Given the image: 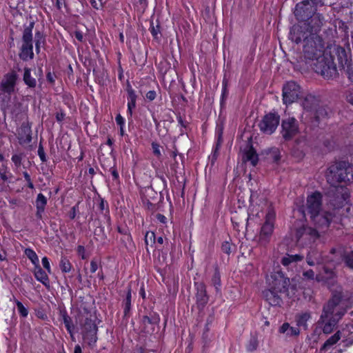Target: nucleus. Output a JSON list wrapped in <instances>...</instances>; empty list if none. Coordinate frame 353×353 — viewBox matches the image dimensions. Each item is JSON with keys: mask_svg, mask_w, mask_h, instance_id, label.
<instances>
[{"mask_svg": "<svg viewBox=\"0 0 353 353\" xmlns=\"http://www.w3.org/2000/svg\"><path fill=\"white\" fill-rule=\"evenodd\" d=\"M31 127L28 123H23L19 130V140L21 143H28L32 141Z\"/></svg>", "mask_w": 353, "mask_h": 353, "instance_id": "obj_20", "label": "nucleus"}, {"mask_svg": "<svg viewBox=\"0 0 353 353\" xmlns=\"http://www.w3.org/2000/svg\"><path fill=\"white\" fill-rule=\"evenodd\" d=\"M17 76L14 73H9L4 76L0 84V90L12 93L14 90Z\"/></svg>", "mask_w": 353, "mask_h": 353, "instance_id": "obj_17", "label": "nucleus"}, {"mask_svg": "<svg viewBox=\"0 0 353 353\" xmlns=\"http://www.w3.org/2000/svg\"><path fill=\"white\" fill-rule=\"evenodd\" d=\"M244 161H250L253 166H255L258 163V155L252 146L245 151L243 157Z\"/></svg>", "mask_w": 353, "mask_h": 353, "instance_id": "obj_30", "label": "nucleus"}, {"mask_svg": "<svg viewBox=\"0 0 353 353\" xmlns=\"http://www.w3.org/2000/svg\"><path fill=\"white\" fill-rule=\"evenodd\" d=\"M98 269V264L97 261L92 260L90 262V272L94 273Z\"/></svg>", "mask_w": 353, "mask_h": 353, "instance_id": "obj_60", "label": "nucleus"}, {"mask_svg": "<svg viewBox=\"0 0 353 353\" xmlns=\"http://www.w3.org/2000/svg\"><path fill=\"white\" fill-rule=\"evenodd\" d=\"M307 263L310 266L315 264H323L327 261L322 256L321 254L316 250H312L310 251L306 257Z\"/></svg>", "mask_w": 353, "mask_h": 353, "instance_id": "obj_23", "label": "nucleus"}, {"mask_svg": "<svg viewBox=\"0 0 353 353\" xmlns=\"http://www.w3.org/2000/svg\"><path fill=\"white\" fill-rule=\"evenodd\" d=\"M330 254L333 256L330 257V261L335 264L340 263L341 260H344L346 265L353 269V251L349 253H344L343 250L339 249H332Z\"/></svg>", "mask_w": 353, "mask_h": 353, "instance_id": "obj_15", "label": "nucleus"}, {"mask_svg": "<svg viewBox=\"0 0 353 353\" xmlns=\"http://www.w3.org/2000/svg\"><path fill=\"white\" fill-rule=\"evenodd\" d=\"M63 6L65 7L66 3L65 0H56V7L59 10H61Z\"/></svg>", "mask_w": 353, "mask_h": 353, "instance_id": "obj_59", "label": "nucleus"}, {"mask_svg": "<svg viewBox=\"0 0 353 353\" xmlns=\"http://www.w3.org/2000/svg\"><path fill=\"white\" fill-rule=\"evenodd\" d=\"M19 57L23 61L32 59L34 57L33 48H21Z\"/></svg>", "mask_w": 353, "mask_h": 353, "instance_id": "obj_35", "label": "nucleus"}, {"mask_svg": "<svg viewBox=\"0 0 353 353\" xmlns=\"http://www.w3.org/2000/svg\"><path fill=\"white\" fill-rule=\"evenodd\" d=\"M25 254L31 261L34 265L39 264V259L36 252L31 248H26L25 250Z\"/></svg>", "mask_w": 353, "mask_h": 353, "instance_id": "obj_36", "label": "nucleus"}, {"mask_svg": "<svg viewBox=\"0 0 353 353\" xmlns=\"http://www.w3.org/2000/svg\"><path fill=\"white\" fill-rule=\"evenodd\" d=\"M279 332L284 334L288 337L297 336L300 334V330L295 327H292L288 323H284L279 329Z\"/></svg>", "mask_w": 353, "mask_h": 353, "instance_id": "obj_27", "label": "nucleus"}, {"mask_svg": "<svg viewBox=\"0 0 353 353\" xmlns=\"http://www.w3.org/2000/svg\"><path fill=\"white\" fill-rule=\"evenodd\" d=\"M11 99V93L4 92L0 90V105L1 108L8 105Z\"/></svg>", "mask_w": 353, "mask_h": 353, "instance_id": "obj_37", "label": "nucleus"}, {"mask_svg": "<svg viewBox=\"0 0 353 353\" xmlns=\"http://www.w3.org/2000/svg\"><path fill=\"white\" fill-rule=\"evenodd\" d=\"M196 301L197 303L203 307L208 301V296L206 292V287L203 283H196Z\"/></svg>", "mask_w": 353, "mask_h": 353, "instance_id": "obj_21", "label": "nucleus"}, {"mask_svg": "<svg viewBox=\"0 0 353 353\" xmlns=\"http://www.w3.org/2000/svg\"><path fill=\"white\" fill-rule=\"evenodd\" d=\"M212 283L214 287L215 288V290L216 292H220V288H221V277L219 273L216 271L212 279Z\"/></svg>", "mask_w": 353, "mask_h": 353, "instance_id": "obj_41", "label": "nucleus"}, {"mask_svg": "<svg viewBox=\"0 0 353 353\" xmlns=\"http://www.w3.org/2000/svg\"><path fill=\"white\" fill-rule=\"evenodd\" d=\"M34 275L36 279L45 286L48 287L50 285L48 276L39 264L34 266Z\"/></svg>", "mask_w": 353, "mask_h": 353, "instance_id": "obj_26", "label": "nucleus"}, {"mask_svg": "<svg viewBox=\"0 0 353 353\" xmlns=\"http://www.w3.org/2000/svg\"><path fill=\"white\" fill-rule=\"evenodd\" d=\"M43 268L48 271V273H51V268L48 259L46 256L42 258L41 260Z\"/></svg>", "mask_w": 353, "mask_h": 353, "instance_id": "obj_49", "label": "nucleus"}, {"mask_svg": "<svg viewBox=\"0 0 353 353\" xmlns=\"http://www.w3.org/2000/svg\"><path fill=\"white\" fill-rule=\"evenodd\" d=\"M115 120L117 125H119V127H124L125 121L123 117L121 114H119L118 115H117Z\"/></svg>", "mask_w": 353, "mask_h": 353, "instance_id": "obj_55", "label": "nucleus"}, {"mask_svg": "<svg viewBox=\"0 0 353 353\" xmlns=\"http://www.w3.org/2000/svg\"><path fill=\"white\" fill-rule=\"evenodd\" d=\"M322 194L319 191L313 192L307 196L305 209L300 210L303 214L307 211L314 225L321 229L327 228L332 219V214L322 210Z\"/></svg>", "mask_w": 353, "mask_h": 353, "instance_id": "obj_3", "label": "nucleus"}, {"mask_svg": "<svg viewBox=\"0 0 353 353\" xmlns=\"http://www.w3.org/2000/svg\"><path fill=\"white\" fill-rule=\"evenodd\" d=\"M156 218H157V219L159 222H161V223H166L167 218H166L164 215H163V214H157L156 215Z\"/></svg>", "mask_w": 353, "mask_h": 353, "instance_id": "obj_63", "label": "nucleus"}, {"mask_svg": "<svg viewBox=\"0 0 353 353\" xmlns=\"http://www.w3.org/2000/svg\"><path fill=\"white\" fill-rule=\"evenodd\" d=\"M77 252L79 255H81L82 259H85V248L83 245H79L77 247Z\"/></svg>", "mask_w": 353, "mask_h": 353, "instance_id": "obj_58", "label": "nucleus"}, {"mask_svg": "<svg viewBox=\"0 0 353 353\" xmlns=\"http://www.w3.org/2000/svg\"><path fill=\"white\" fill-rule=\"evenodd\" d=\"M74 37L75 38L80 42H83V33L80 31H75L74 32Z\"/></svg>", "mask_w": 353, "mask_h": 353, "instance_id": "obj_62", "label": "nucleus"}, {"mask_svg": "<svg viewBox=\"0 0 353 353\" xmlns=\"http://www.w3.org/2000/svg\"><path fill=\"white\" fill-rule=\"evenodd\" d=\"M280 117L274 113L265 114L259 124L260 130L266 134H272L279 124Z\"/></svg>", "mask_w": 353, "mask_h": 353, "instance_id": "obj_10", "label": "nucleus"}, {"mask_svg": "<svg viewBox=\"0 0 353 353\" xmlns=\"http://www.w3.org/2000/svg\"><path fill=\"white\" fill-rule=\"evenodd\" d=\"M290 39L296 43L302 40L304 42V57L307 63L318 74L325 79H330L336 76V70L331 59L326 61L323 54V41L317 33L307 30L305 23L303 25H294L290 32Z\"/></svg>", "mask_w": 353, "mask_h": 353, "instance_id": "obj_1", "label": "nucleus"}, {"mask_svg": "<svg viewBox=\"0 0 353 353\" xmlns=\"http://www.w3.org/2000/svg\"><path fill=\"white\" fill-rule=\"evenodd\" d=\"M131 307V290L129 289L127 293L126 299L123 303L124 314L126 316L130 310Z\"/></svg>", "mask_w": 353, "mask_h": 353, "instance_id": "obj_39", "label": "nucleus"}, {"mask_svg": "<svg viewBox=\"0 0 353 353\" xmlns=\"http://www.w3.org/2000/svg\"><path fill=\"white\" fill-rule=\"evenodd\" d=\"M47 204L46 197L41 193L37 195L36 199V207H37V216L41 218L42 214L45 210L46 205Z\"/></svg>", "mask_w": 353, "mask_h": 353, "instance_id": "obj_29", "label": "nucleus"}, {"mask_svg": "<svg viewBox=\"0 0 353 353\" xmlns=\"http://www.w3.org/2000/svg\"><path fill=\"white\" fill-rule=\"evenodd\" d=\"M303 255H301V254H287L285 256H284L281 261V263L284 266H289L293 263H296L299 261H301L303 259Z\"/></svg>", "mask_w": 353, "mask_h": 353, "instance_id": "obj_31", "label": "nucleus"}, {"mask_svg": "<svg viewBox=\"0 0 353 353\" xmlns=\"http://www.w3.org/2000/svg\"><path fill=\"white\" fill-rule=\"evenodd\" d=\"M77 323H79L82 329L83 340L89 346H93L97 341V326L95 322L91 319V315L87 310L79 311L75 317Z\"/></svg>", "mask_w": 353, "mask_h": 353, "instance_id": "obj_4", "label": "nucleus"}, {"mask_svg": "<svg viewBox=\"0 0 353 353\" xmlns=\"http://www.w3.org/2000/svg\"><path fill=\"white\" fill-rule=\"evenodd\" d=\"M303 276L305 279L313 280L316 279L314 272L312 270H308L303 272Z\"/></svg>", "mask_w": 353, "mask_h": 353, "instance_id": "obj_47", "label": "nucleus"}, {"mask_svg": "<svg viewBox=\"0 0 353 353\" xmlns=\"http://www.w3.org/2000/svg\"><path fill=\"white\" fill-rule=\"evenodd\" d=\"M269 287L280 294H288V290L290 285V279L284 276L280 271H275L271 273L268 279Z\"/></svg>", "mask_w": 353, "mask_h": 353, "instance_id": "obj_7", "label": "nucleus"}, {"mask_svg": "<svg viewBox=\"0 0 353 353\" xmlns=\"http://www.w3.org/2000/svg\"><path fill=\"white\" fill-rule=\"evenodd\" d=\"M334 275V272L331 268L324 265L322 270L316 275V280L319 282L322 281L329 283V281L332 279Z\"/></svg>", "mask_w": 353, "mask_h": 353, "instance_id": "obj_24", "label": "nucleus"}, {"mask_svg": "<svg viewBox=\"0 0 353 353\" xmlns=\"http://www.w3.org/2000/svg\"><path fill=\"white\" fill-rule=\"evenodd\" d=\"M323 56L326 57V61L329 59L332 60L335 68H336V64L334 62L335 57H336L339 65L341 68H344L345 65L348 62V58L345 50L343 48L339 46L334 45L327 46L326 49L323 46ZM336 70L337 71V69H336ZM337 74L338 72H336V76L332 77V79L335 78L337 76ZM330 79H332V78H330Z\"/></svg>", "mask_w": 353, "mask_h": 353, "instance_id": "obj_6", "label": "nucleus"}, {"mask_svg": "<svg viewBox=\"0 0 353 353\" xmlns=\"http://www.w3.org/2000/svg\"><path fill=\"white\" fill-rule=\"evenodd\" d=\"M348 296L344 294L341 287L332 291V296L324 305L323 312L318 321L323 326V332L330 334L332 332L339 319L345 314Z\"/></svg>", "mask_w": 353, "mask_h": 353, "instance_id": "obj_2", "label": "nucleus"}, {"mask_svg": "<svg viewBox=\"0 0 353 353\" xmlns=\"http://www.w3.org/2000/svg\"><path fill=\"white\" fill-rule=\"evenodd\" d=\"M326 194L334 208H342L350 196L347 188L341 185H330Z\"/></svg>", "mask_w": 353, "mask_h": 353, "instance_id": "obj_5", "label": "nucleus"}, {"mask_svg": "<svg viewBox=\"0 0 353 353\" xmlns=\"http://www.w3.org/2000/svg\"><path fill=\"white\" fill-rule=\"evenodd\" d=\"M315 12V8L310 4V1L304 0L296 5L294 15L297 20L305 21L310 19V17Z\"/></svg>", "mask_w": 353, "mask_h": 353, "instance_id": "obj_11", "label": "nucleus"}, {"mask_svg": "<svg viewBox=\"0 0 353 353\" xmlns=\"http://www.w3.org/2000/svg\"><path fill=\"white\" fill-rule=\"evenodd\" d=\"M136 101H128L127 113L128 119H131L132 117L133 109L136 107Z\"/></svg>", "mask_w": 353, "mask_h": 353, "instance_id": "obj_44", "label": "nucleus"}, {"mask_svg": "<svg viewBox=\"0 0 353 353\" xmlns=\"http://www.w3.org/2000/svg\"><path fill=\"white\" fill-rule=\"evenodd\" d=\"M311 318V315L310 312H303L301 314H299L296 316V325L299 327H302L304 330L307 328V321Z\"/></svg>", "mask_w": 353, "mask_h": 353, "instance_id": "obj_32", "label": "nucleus"}, {"mask_svg": "<svg viewBox=\"0 0 353 353\" xmlns=\"http://www.w3.org/2000/svg\"><path fill=\"white\" fill-rule=\"evenodd\" d=\"M16 305L19 314L23 317H26L28 314V309L19 301H16Z\"/></svg>", "mask_w": 353, "mask_h": 353, "instance_id": "obj_42", "label": "nucleus"}, {"mask_svg": "<svg viewBox=\"0 0 353 353\" xmlns=\"http://www.w3.org/2000/svg\"><path fill=\"white\" fill-rule=\"evenodd\" d=\"M152 148L153 154L158 159H160L161 157V152L159 144L156 142L152 143Z\"/></svg>", "mask_w": 353, "mask_h": 353, "instance_id": "obj_46", "label": "nucleus"}, {"mask_svg": "<svg viewBox=\"0 0 353 353\" xmlns=\"http://www.w3.org/2000/svg\"><path fill=\"white\" fill-rule=\"evenodd\" d=\"M59 266L61 271L65 273L70 272L72 268V265L66 257H61Z\"/></svg>", "mask_w": 353, "mask_h": 353, "instance_id": "obj_38", "label": "nucleus"}, {"mask_svg": "<svg viewBox=\"0 0 353 353\" xmlns=\"http://www.w3.org/2000/svg\"><path fill=\"white\" fill-rule=\"evenodd\" d=\"M34 22L31 21L30 24L24 28L22 37L21 48H33L32 43V29L34 28Z\"/></svg>", "mask_w": 353, "mask_h": 353, "instance_id": "obj_19", "label": "nucleus"}, {"mask_svg": "<svg viewBox=\"0 0 353 353\" xmlns=\"http://www.w3.org/2000/svg\"><path fill=\"white\" fill-rule=\"evenodd\" d=\"M296 235L299 239L303 235H310L311 237L316 239L319 236V233L315 229L310 228H303L297 231Z\"/></svg>", "mask_w": 353, "mask_h": 353, "instance_id": "obj_34", "label": "nucleus"}, {"mask_svg": "<svg viewBox=\"0 0 353 353\" xmlns=\"http://www.w3.org/2000/svg\"><path fill=\"white\" fill-rule=\"evenodd\" d=\"M270 154L274 159V161H278L280 160V152L279 150V149L276 148H272L271 150H270Z\"/></svg>", "mask_w": 353, "mask_h": 353, "instance_id": "obj_48", "label": "nucleus"}, {"mask_svg": "<svg viewBox=\"0 0 353 353\" xmlns=\"http://www.w3.org/2000/svg\"><path fill=\"white\" fill-rule=\"evenodd\" d=\"M38 155L42 162L46 161V154L41 145H40L38 148Z\"/></svg>", "mask_w": 353, "mask_h": 353, "instance_id": "obj_53", "label": "nucleus"}, {"mask_svg": "<svg viewBox=\"0 0 353 353\" xmlns=\"http://www.w3.org/2000/svg\"><path fill=\"white\" fill-rule=\"evenodd\" d=\"M23 81L30 88H35L37 85V81L31 76V71L28 68H24Z\"/></svg>", "mask_w": 353, "mask_h": 353, "instance_id": "obj_33", "label": "nucleus"}, {"mask_svg": "<svg viewBox=\"0 0 353 353\" xmlns=\"http://www.w3.org/2000/svg\"><path fill=\"white\" fill-rule=\"evenodd\" d=\"M276 213L273 209H269L265 215V221L261 227L259 234V242L262 245L266 244L270 239L274 230V223Z\"/></svg>", "mask_w": 353, "mask_h": 353, "instance_id": "obj_9", "label": "nucleus"}, {"mask_svg": "<svg viewBox=\"0 0 353 353\" xmlns=\"http://www.w3.org/2000/svg\"><path fill=\"white\" fill-rule=\"evenodd\" d=\"M157 94L154 90H150L146 94V98L150 101H153L156 98Z\"/></svg>", "mask_w": 353, "mask_h": 353, "instance_id": "obj_56", "label": "nucleus"}, {"mask_svg": "<svg viewBox=\"0 0 353 353\" xmlns=\"http://www.w3.org/2000/svg\"><path fill=\"white\" fill-rule=\"evenodd\" d=\"M353 329L352 325H347L345 327L343 328L341 330H339L334 335L330 336L323 345L321 347L322 351H327L329 350L332 345L336 344L341 338H345L347 336V334L351 332V330Z\"/></svg>", "mask_w": 353, "mask_h": 353, "instance_id": "obj_16", "label": "nucleus"}, {"mask_svg": "<svg viewBox=\"0 0 353 353\" xmlns=\"http://www.w3.org/2000/svg\"><path fill=\"white\" fill-rule=\"evenodd\" d=\"M346 99L348 103L353 105V90H350L346 94Z\"/></svg>", "mask_w": 353, "mask_h": 353, "instance_id": "obj_57", "label": "nucleus"}, {"mask_svg": "<svg viewBox=\"0 0 353 353\" xmlns=\"http://www.w3.org/2000/svg\"><path fill=\"white\" fill-rule=\"evenodd\" d=\"M281 294L279 292H276L270 288L263 292L265 300L272 306L279 305L281 303Z\"/></svg>", "mask_w": 353, "mask_h": 353, "instance_id": "obj_18", "label": "nucleus"}, {"mask_svg": "<svg viewBox=\"0 0 353 353\" xmlns=\"http://www.w3.org/2000/svg\"><path fill=\"white\" fill-rule=\"evenodd\" d=\"M343 166H347L346 161L336 162L328 168L326 172V179L330 185L338 184L337 175H339V173L341 171L345 172V170L343 169L344 167Z\"/></svg>", "mask_w": 353, "mask_h": 353, "instance_id": "obj_14", "label": "nucleus"}, {"mask_svg": "<svg viewBox=\"0 0 353 353\" xmlns=\"http://www.w3.org/2000/svg\"><path fill=\"white\" fill-rule=\"evenodd\" d=\"M12 161L17 167H19L21 163V156L20 154H14L12 157Z\"/></svg>", "mask_w": 353, "mask_h": 353, "instance_id": "obj_51", "label": "nucleus"}, {"mask_svg": "<svg viewBox=\"0 0 353 353\" xmlns=\"http://www.w3.org/2000/svg\"><path fill=\"white\" fill-rule=\"evenodd\" d=\"M344 171H341L339 175H337L338 183L341 182H347L353 181V165L347 162V166H343Z\"/></svg>", "mask_w": 353, "mask_h": 353, "instance_id": "obj_25", "label": "nucleus"}, {"mask_svg": "<svg viewBox=\"0 0 353 353\" xmlns=\"http://www.w3.org/2000/svg\"><path fill=\"white\" fill-rule=\"evenodd\" d=\"M347 74L348 79L353 81V63L347 66Z\"/></svg>", "mask_w": 353, "mask_h": 353, "instance_id": "obj_54", "label": "nucleus"}, {"mask_svg": "<svg viewBox=\"0 0 353 353\" xmlns=\"http://www.w3.org/2000/svg\"><path fill=\"white\" fill-rule=\"evenodd\" d=\"M259 345L257 337L255 336H252L248 344L247 345V350L249 352H253L257 349Z\"/></svg>", "mask_w": 353, "mask_h": 353, "instance_id": "obj_40", "label": "nucleus"}, {"mask_svg": "<svg viewBox=\"0 0 353 353\" xmlns=\"http://www.w3.org/2000/svg\"><path fill=\"white\" fill-rule=\"evenodd\" d=\"M281 134L285 140H290L299 132L297 121L293 117H289L282 121Z\"/></svg>", "mask_w": 353, "mask_h": 353, "instance_id": "obj_12", "label": "nucleus"}, {"mask_svg": "<svg viewBox=\"0 0 353 353\" xmlns=\"http://www.w3.org/2000/svg\"><path fill=\"white\" fill-rule=\"evenodd\" d=\"M128 101H137V94L132 86L128 84L127 86Z\"/></svg>", "mask_w": 353, "mask_h": 353, "instance_id": "obj_43", "label": "nucleus"}, {"mask_svg": "<svg viewBox=\"0 0 353 353\" xmlns=\"http://www.w3.org/2000/svg\"><path fill=\"white\" fill-rule=\"evenodd\" d=\"M302 97L301 86L295 81H288L283 86V101L285 104H291Z\"/></svg>", "mask_w": 353, "mask_h": 353, "instance_id": "obj_8", "label": "nucleus"}, {"mask_svg": "<svg viewBox=\"0 0 353 353\" xmlns=\"http://www.w3.org/2000/svg\"><path fill=\"white\" fill-rule=\"evenodd\" d=\"M65 114L63 112H59L56 114V119L57 121L61 122L65 118Z\"/></svg>", "mask_w": 353, "mask_h": 353, "instance_id": "obj_64", "label": "nucleus"}, {"mask_svg": "<svg viewBox=\"0 0 353 353\" xmlns=\"http://www.w3.org/2000/svg\"><path fill=\"white\" fill-rule=\"evenodd\" d=\"M60 315L62 317L63 323L65 326V328L68 333L70 334V336L72 339H74V325H73L72 322V319L69 315L68 314L66 310H63L60 311Z\"/></svg>", "mask_w": 353, "mask_h": 353, "instance_id": "obj_28", "label": "nucleus"}, {"mask_svg": "<svg viewBox=\"0 0 353 353\" xmlns=\"http://www.w3.org/2000/svg\"><path fill=\"white\" fill-rule=\"evenodd\" d=\"M160 317L156 313L150 314V316H143L141 319V332L152 334L155 330V326L159 324Z\"/></svg>", "mask_w": 353, "mask_h": 353, "instance_id": "obj_13", "label": "nucleus"}, {"mask_svg": "<svg viewBox=\"0 0 353 353\" xmlns=\"http://www.w3.org/2000/svg\"><path fill=\"white\" fill-rule=\"evenodd\" d=\"M92 6L97 10L102 7V0H90Z\"/></svg>", "mask_w": 353, "mask_h": 353, "instance_id": "obj_52", "label": "nucleus"}, {"mask_svg": "<svg viewBox=\"0 0 353 353\" xmlns=\"http://www.w3.org/2000/svg\"><path fill=\"white\" fill-rule=\"evenodd\" d=\"M221 250L224 253L230 254L231 252V244L228 241L223 242L221 246Z\"/></svg>", "mask_w": 353, "mask_h": 353, "instance_id": "obj_50", "label": "nucleus"}, {"mask_svg": "<svg viewBox=\"0 0 353 353\" xmlns=\"http://www.w3.org/2000/svg\"><path fill=\"white\" fill-rule=\"evenodd\" d=\"M145 241L147 245L155 243V234L153 232H148L145 236Z\"/></svg>", "mask_w": 353, "mask_h": 353, "instance_id": "obj_45", "label": "nucleus"}, {"mask_svg": "<svg viewBox=\"0 0 353 353\" xmlns=\"http://www.w3.org/2000/svg\"><path fill=\"white\" fill-rule=\"evenodd\" d=\"M150 32H151L152 34L153 35V37L157 38L158 34L160 32L159 26H157L156 28L152 26L151 28Z\"/></svg>", "mask_w": 353, "mask_h": 353, "instance_id": "obj_61", "label": "nucleus"}, {"mask_svg": "<svg viewBox=\"0 0 353 353\" xmlns=\"http://www.w3.org/2000/svg\"><path fill=\"white\" fill-rule=\"evenodd\" d=\"M310 21L307 26H310L311 31L312 33H316L317 31L320 30V28L325 23V18L321 14H313L312 17H310Z\"/></svg>", "mask_w": 353, "mask_h": 353, "instance_id": "obj_22", "label": "nucleus"}]
</instances>
